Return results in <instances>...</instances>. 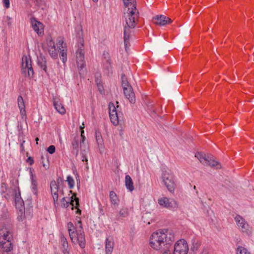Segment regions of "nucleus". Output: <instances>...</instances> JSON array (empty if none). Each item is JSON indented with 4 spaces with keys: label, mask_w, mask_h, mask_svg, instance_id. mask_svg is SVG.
Masks as SVG:
<instances>
[{
    "label": "nucleus",
    "mask_w": 254,
    "mask_h": 254,
    "mask_svg": "<svg viewBox=\"0 0 254 254\" xmlns=\"http://www.w3.org/2000/svg\"><path fill=\"white\" fill-rule=\"evenodd\" d=\"M125 6L124 16L126 25L124 27V40L125 49L127 51L129 46V38L131 32V29L134 28L136 24V20L139 12L136 8L135 0H123Z\"/></svg>",
    "instance_id": "f257e3e1"
},
{
    "label": "nucleus",
    "mask_w": 254,
    "mask_h": 254,
    "mask_svg": "<svg viewBox=\"0 0 254 254\" xmlns=\"http://www.w3.org/2000/svg\"><path fill=\"white\" fill-rule=\"evenodd\" d=\"M175 241L173 233L168 229H159L153 232L150 238V246L154 250H163L162 254H171L169 250Z\"/></svg>",
    "instance_id": "f03ea898"
},
{
    "label": "nucleus",
    "mask_w": 254,
    "mask_h": 254,
    "mask_svg": "<svg viewBox=\"0 0 254 254\" xmlns=\"http://www.w3.org/2000/svg\"><path fill=\"white\" fill-rule=\"evenodd\" d=\"M67 228L72 242L74 244L78 243L81 248H84L85 246V239L81 220L77 221L75 227L72 222H68Z\"/></svg>",
    "instance_id": "7ed1b4c3"
},
{
    "label": "nucleus",
    "mask_w": 254,
    "mask_h": 254,
    "mask_svg": "<svg viewBox=\"0 0 254 254\" xmlns=\"http://www.w3.org/2000/svg\"><path fill=\"white\" fill-rule=\"evenodd\" d=\"M76 48V63L79 70V74L81 76H83L86 72V69L84 61V46L83 38H79Z\"/></svg>",
    "instance_id": "20e7f679"
},
{
    "label": "nucleus",
    "mask_w": 254,
    "mask_h": 254,
    "mask_svg": "<svg viewBox=\"0 0 254 254\" xmlns=\"http://www.w3.org/2000/svg\"><path fill=\"white\" fill-rule=\"evenodd\" d=\"M21 72L25 76L29 78L33 77L34 70L31 64V60L30 57L24 56L22 58Z\"/></svg>",
    "instance_id": "39448f33"
},
{
    "label": "nucleus",
    "mask_w": 254,
    "mask_h": 254,
    "mask_svg": "<svg viewBox=\"0 0 254 254\" xmlns=\"http://www.w3.org/2000/svg\"><path fill=\"white\" fill-rule=\"evenodd\" d=\"M109 110L110 120L114 125L117 126L123 122V115L121 113H118L117 108L113 103H109Z\"/></svg>",
    "instance_id": "423d86ee"
},
{
    "label": "nucleus",
    "mask_w": 254,
    "mask_h": 254,
    "mask_svg": "<svg viewBox=\"0 0 254 254\" xmlns=\"http://www.w3.org/2000/svg\"><path fill=\"white\" fill-rule=\"evenodd\" d=\"M162 179L168 190L171 192H174L176 185L173 175L171 172L163 171Z\"/></svg>",
    "instance_id": "0eeeda50"
},
{
    "label": "nucleus",
    "mask_w": 254,
    "mask_h": 254,
    "mask_svg": "<svg viewBox=\"0 0 254 254\" xmlns=\"http://www.w3.org/2000/svg\"><path fill=\"white\" fill-rule=\"evenodd\" d=\"M188 251L189 247L186 241L181 239L175 244L173 254H187Z\"/></svg>",
    "instance_id": "6e6552de"
},
{
    "label": "nucleus",
    "mask_w": 254,
    "mask_h": 254,
    "mask_svg": "<svg viewBox=\"0 0 254 254\" xmlns=\"http://www.w3.org/2000/svg\"><path fill=\"white\" fill-rule=\"evenodd\" d=\"M234 220L240 231L247 234H249L251 233L249 225L241 216L236 215Z\"/></svg>",
    "instance_id": "1a4fd4ad"
},
{
    "label": "nucleus",
    "mask_w": 254,
    "mask_h": 254,
    "mask_svg": "<svg viewBox=\"0 0 254 254\" xmlns=\"http://www.w3.org/2000/svg\"><path fill=\"white\" fill-rule=\"evenodd\" d=\"M160 205L168 209H174L178 207V203L173 199H169L167 197L160 198L158 199Z\"/></svg>",
    "instance_id": "9d476101"
},
{
    "label": "nucleus",
    "mask_w": 254,
    "mask_h": 254,
    "mask_svg": "<svg viewBox=\"0 0 254 254\" xmlns=\"http://www.w3.org/2000/svg\"><path fill=\"white\" fill-rule=\"evenodd\" d=\"M154 22L160 26H165L166 24H170L172 20L169 17L163 15H156L154 17Z\"/></svg>",
    "instance_id": "9b49d317"
},
{
    "label": "nucleus",
    "mask_w": 254,
    "mask_h": 254,
    "mask_svg": "<svg viewBox=\"0 0 254 254\" xmlns=\"http://www.w3.org/2000/svg\"><path fill=\"white\" fill-rule=\"evenodd\" d=\"M13 250V245L12 241L7 240V241H0V250L2 253L10 254Z\"/></svg>",
    "instance_id": "f8f14e48"
},
{
    "label": "nucleus",
    "mask_w": 254,
    "mask_h": 254,
    "mask_svg": "<svg viewBox=\"0 0 254 254\" xmlns=\"http://www.w3.org/2000/svg\"><path fill=\"white\" fill-rule=\"evenodd\" d=\"M125 96L129 100L131 104H134L135 102V94L133 91V89L131 86L125 87L123 89Z\"/></svg>",
    "instance_id": "ddd939ff"
},
{
    "label": "nucleus",
    "mask_w": 254,
    "mask_h": 254,
    "mask_svg": "<svg viewBox=\"0 0 254 254\" xmlns=\"http://www.w3.org/2000/svg\"><path fill=\"white\" fill-rule=\"evenodd\" d=\"M51 191L53 196L54 204L58 203V186L55 181H51L50 184Z\"/></svg>",
    "instance_id": "4468645a"
},
{
    "label": "nucleus",
    "mask_w": 254,
    "mask_h": 254,
    "mask_svg": "<svg viewBox=\"0 0 254 254\" xmlns=\"http://www.w3.org/2000/svg\"><path fill=\"white\" fill-rule=\"evenodd\" d=\"M20 192L19 190H18V192L16 190H15V203L16 207H18L20 209V211L21 213V215L23 214V204L24 202L23 200L22 199L21 196H20Z\"/></svg>",
    "instance_id": "2eb2a0df"
},
{
    "label": "nucleus",
    "mask_w": 254,
    "mask_h": 254,
    "mask_svg": "<svg viewBox=\"0 0 254 254\" xmlns=\"http://www.w3.org/2000/svg\"><path fill=\"white\" fill-rule=\"evenodd\" d=\"M32 25L34 30L38 35H42L44 34L43 24L41 22L34 19L32 21Z\"/></svg>",
    "instance_id": "dca6fc26"
},
{
    "label": "nucleus",
    "mask_w": 254,
    "mask_h": 254,
    "mask_svg": "<svg viewBox=\"0 0 254 254\" xmlns=\"http://www.w3.org/2000/svg\"><path fill=\"white\" fill-rule=\"evenodd\" d=\"M114 246L113 238L111 236L106 238L105 243V252L106 254H112Z\"/></svg>",
    "instance_id": "f3484780"
},
{
    "label": "nucleus",
    "mask_w": 254,
    "mask_h": 254,
    "mask_svg": "<svg viewBox=\"0 0 254 254\" xmlns=\"http://www.w3.org/2000/svg\"><path fill=\"white\" fill-rule=\"evenodd\" d=\"M61 242L62 243L61 250L64 254H69V250H68V243L64 235H61Z\"/></svg>",
    "instance_id": "a211bd4d"
},
{
    "label": "nucleus",
    "mask_w": 254,
    "mask_h": 254,
    "mask_svg": "<svg viewBox=\"0 0 254 254\" xmlns=\"http://www.w3.org/2000/svg\"><path fill=\"white\" fill-rule=\"evenodd\" d=\"M70 204L72 206V209H73V207H75L76 209H77L76 211V213H81V210L78 208L79 205V198L75 196V193H73V195L71 197Z\"/></svg>",
    "instance_id": "6ab92c4d"
},
{
    "label": "nucleus",
    "mask_w": 254,
    "mask_h": 254,
    "mask_svg": "<svg viewBox=\"0 0 254 254\" xmlns=\"http://www.w3.org/2000/svg\"><path fill=\"white\" fill-rule=\"evenodd\" d=\"M54 106L57 111L60 114H64L65 113V109L60 101L54 100Z\"/></svg>",
    "instance_id": "aec40b11"
},
{
    "label": "nucleus",
    "mask_w": 254,
    "mask_h": 254,
    "mask_svg": "<svg viewBox=\"0 0 254 254\" xmlns=\"http://www.w3.org/2000/svg\"><path fill=\"white\" fill-rule=\"evenodd\" d=\"M208 162L205 163V165L210 166L211 167H215L217 169L221 168V165L220 163L212 159L210 156H208L207 158Z\"/></svg>",
    "instance_id": "412c9836"
},
{
    "label": "nucleus",
    "mask_w": 254,
    "mask_h": 254,
    "mask_svg": "<svg viewBox=\"0 0 254 254\" xmlns=\"http://www.w3.org/2000/svg\"><path fill=\"white\" fill-rule=\"evenodd\" d=\"M208 162L205 163V165L210 166L211 167H215L217 169L221 168V165L220 163L212 159L210 156H208L207 158Z\"/></svg>",
    "instance_id": "4be33fe9"
},
{
    "label": "nucleus",
    "mask_w": 254,
    "mask_h": 254,
    "mask_svg": "<svg viewBox=\"0 0 254 254\" xmlns=\"http://www.w3.org/2000/svg\"><path fill=\"white\" fill-rule=\"evenodd\" d=\"M2 231L3 235L0 237V241H7V240L12 241L13 240V237L12 233L9 231L1 230Z\"/></svg>",
    "instance_id": "5701e85b"
},
{
    "label": "nucleus",
    "mask_w": 254,
    "mask_h": 254,
    "mask_svg": "<svg viewBox=\"0 0 254 254\" xmlns=\"http://www.w3.org/2000/svg\"><path fill=\"white\" fill-rule=\"evenodd\" d=\"M79 141V136H76L74 137L71 142L72 149L75 151L74 153L76 156H77L78 153Z\"/></svg>",
    "instance_id": "b1692460"
},
{
    "label": "nucleus",
    "mask_w": 254,
    "mask_h": 254,
    "mask_svg": "<svg viewBox=\"0 0 254 254\" xmlns=\"http://www.w3.org/2000/svg\"><path fill=\"white\" fill-rule=\"evenodd\" d=\"M125 184L127 188L130 191L134 190V186L131 177L127 175L125 178Z\"/></svg>",
    "instance_id": "393cba45"
},
{
    "label": "nucleus",
    "mask_w": 254,
    "mask_h": 254,
    "mask_svg": "<svg viewBox=\"0 0 254 254\" xmlns=\"http://www.w3.org/2000/svg\"><path fill=\"white\" fill-rule=\"evenodd\" d=\"M95 81L96 82L98 90L101 94L104 93V87L102 85V82L101 79V75L100 74L97 73L95 74Z\"/></svg>",
    "instance_id": "a878e982"
},
{
    "label": "nucleus",
    "mask_w": 254,
    "mask_h": 254,
    "mask_svg": "<svg viewBox=\"0 0 254 254\" xmlns=\"http://www.w3.org/2000/svg\"><path fill=\"white\" fill-rule=\"evenodd\" d=\"M31 190L32 191L34 195L37 196L38 195V187H37V182L34 178L33 175H31Z\"/></svg>",
    "instance_id": "bb28decb"
},
{
    "label": "nucleus",
    "mask_w": 254,
    "mask_h": 254,
    "mask_svg": "<svg viewBox=\"0 0 254 254\" xmlns=\"http://www.w3.org/2000/svg\"><path fill=\"white\" fill-rule=\"evenodd\" d=\"M46 59L43 57H40L38 59V64L46 73H47Z\"/></svg>",
    "instance_id": "cd10ccee"
},
{
    "label": "nucleus",
    "mask_w": 254,
    "mask_h": 254,
    "mask_svg": "<svg viewBox=\"0 0 254 254\" xmlns=\"http://www.w3.org/2000/svg\"><path fill=\"white\" fill-rule=\"evenodd\" d=\"M109 196L111 203L114 205L115 207L117 206L118 205L119 200L116 193L114 191H111L110 192Z\"/></svg>",
    "instance_id": "c85d7f7f"
},
{
    "label": "nucleus",
    "mask_w": 254,
    "mask_h": 254,
    "mask_svg": "<svg viewBox=\"0 0 254 254\" xmlns=\"http://www.w3.org/2000/svg\"><path fill=\"white\" fill-rule=\"evenodd\" d=\"M195 157H197L200 162L204 165L205 164V163L208 162V156H206L202 152H197L195 154Z\"/></svg>",
    "instance_id": "c756f323"
},
{
    "label": "nucleus",
    "mask_w": 254,
    "mask_h": 254,
    "mask_svg": "<svg viewBox=\"0 0 254 254\" xmlns=\"http://www.w3.org/2000/svg\"><path fill=\"white\" fill-rule=\"evenodd\" d=\"M82 126H84V124H82ZM84 127L80 126V128L81 129V138H79L80 141V149H82V148H86V145L85 144V136L84 135Z\"/></svg>",
    "instance_id": "7c9ffc66"
},
{
    "label": "nucleus",
    "mask_w": 254,
    "mask_h": 254,
    "mask_svg": "<svg viewBox=\"0 0 254 254\" xmlns=\"http://www.w3.org/2000/svg\"><path fill=\"white\" fill-rule=\"evenodd\" d=\"M59 52L60 53V58L62 60L63 63H65L67 61V50L66 49H62L59 46Z\"/></svg>",
    "instance_id": "2f4dec72"
},
{
    "label": "nucleus",
    "mask_w": 254,
    "mask_h": 254,
    "mask_svg": "<svg viewBox=\"0 0 254 254\" xmlns=\"http://www.w3.org/2000/svg\"><path fill=\"white\" fill-rule=\"evenodd\" d=\"M129 215V212L128 209L127 207H123L119 211V215L117 216L118 217V219L119 218V217H127Z\"/></svg>",
    "instance_id": "473e14b6"
},
{
    "label": "nucleus",
    "mask_w": 254,
    "mask_h": 254,
    "mask_svg": "<svg viewBox=\"0 0 254 254\" xmlns=\"http://www.w3.org/2000/svg\"><path fill=\"white\" fill-rule=\"evenodd\" d=\"M237 254H251V253L248 251V250L242 247L238 246L236 250Z\"/></svg>",
    "instance_id": "72a5a7b5"
},
{
    "label": "nucleus",
    "mask_w": 254,
    "mask_h": 254,
    "mask_svg": "<svg viewBox=\"0 0 254 254\" xmlns=\"http://www.w3.org/2000/svg\"><path fill=\"white\" fill-rule=\"evenodd\" d=\"M86 150H87L86 148H82V149H81V154L82 155L81 160L83 162L85 161L86 162V167L87 169H88V166L87 165L88 159H87L86 156L85 155V154L87 152Z\"/></svg>",
    "instance_id": "f704fd0d"
},
{
    "label": "nucleus",
    "mask_w": 254,
    "mask_h": 254,
    "mask_svg": "<svg viewBox=\"0 0 254 254\" xmlns=\"http://www.w3.org/2000/svg\"><path fill=\"white\" fill-rule=\"evenodd\" d=\"M57 45L59 48V46L62 49L65 48V46L66 45L65 43H64V38L61 37H59L57 39Z\"/></svg>",
    "instance_id": "c9c22d12"
},
{
    "label": "nucleus",
    "mask_w": 254,
    "mask_h": 254,
    "mask_svg": "<svg viewBox=\"0 0 254 254\" xmlns=\"http://www.w3.org/2000/svg\"><path fill=\"white\" fill-rule=\"evenodd\" d=\"M122 86L123 87V89L125 88V87H127L128 86H131L125 75H122Z\"/></svg>",
    "instance_id": "e433bc0d"
},
{
    "label": "nucleus",
    "mask_w": 254,
    "mask_h": 254,
    "mask_svg": "<svg viewBox=\"0 0 254 254\" xmlns=\"http://www.w3.org/2000/svg\"><path fill=\"white\" fill-rule=\"evenodd\" d=\"M49 53L50 55L53 58H56L58 56L57 50L56 47L50 48L49 49Z\"/></svg>",
    "instance_id": "4c0bfd02"
},
{
    "label": "nucleus",
    "mask_w": 254,
    "mask_h": 254,
    "mask_svg": "<svg viewBox=\"0 0 254 254\" xmlns=\"http://www.w3.org/2000/svg\"><path fill=\"white\" fill-rule=\"evenodd\" d=\"M18 105L19 109H24L25 108V104L23 99L21 96H19L17 99Z\"/></svg>",
    "instance_id": "58836bf2"
},
{
    "label": "nucleus",
    "mask_w": 254,
    "mask_h": 254,
    "mask_svg": "<svg viewBox=\"0 0 254 254\" xmlns=\"http://www.w3.org/2000/svg\"><path fill=\"white\" fill-rule=\"evenodd\" d=\"M70 204L69 199L67 200L65 197H63L61 200V206L64 208H67Z\"/></svg>",
    "instance_id": "ea45409f"
},
{
    "label": "nucleus",
    "mask_w": 254,
    "mask_h": 254,
    "mask_svg": "<svg viewBox=\"0 0 254 254\" xmlns=\"http://www.w3.org/2000/svg\"><path fill=\"white\" fill-rule=\"evenodd\" d=\"M66 181L68 183L69 188L70 189L73 188L74 186V181L72 177L70 176H67Z\"/></svg>",
    "instance_id": "a19ab883"
},
{
    "label": "nucleus",
    "mask_w": 254,
    "mask_h": 254,
    "mask_svg": "<svg viewBox=\"0 0 254 254\" xmlns=\"http://www.w3.org/2000/svg\"><path fill=\"white\" fill-rule=\"evenodd\" d=\"M46 41H47V44L49 47V49L50 48H53V47H55V42L52 40L51 37L48 38L47 39Z\"/></svg>",
    "instance_id": "79ce46f5"
},
{
    "label": "nucleus",
    "mask_w": 254,
    "mask_h": 254,
    "mask_svg": "<svg viewBox=\"0 0 254 254\" xmlns=\"http://www.w3.org/2000/svg\"><path fill=\"white\" fill-rule=\"evenodd\" d=\"M56 148L54 145H51L47 148V151L50 154H53L55 152Z\"/></svg>",
    "instance_id": "37998d69"
},
{
    "label": "nucleus",
    "mask_w": 254,
    "mask_h": 254,
    "mask_svg": "<svg viewBox=\"0 0 254 254\" xmlns=\"http://www.w3.org/2000/svg\"><path fill=\"white\" fill-rule=\"evenodd\" d=\"M19 110H20V114H21L22 118L23 119H26V111H25V108H24V109H20Z\"/></svg>",
    "instance_id": "c03bdc74"
},
{
    "label": "nucleus",
    "mask_w": 254,
    "mask_h": 254,
    "mask_svg": "<svg viewBox=\"0 0 254 254\" xmlns=\"http://www.w3.org/2000/svg\"><path fill=\"white\" fill-rule=\"evenodd\" d=\"M3 3L6 8H9L10 6L9 0H3Z\"/></svg>",
    "instance_id": "a18cd8bd"
},
{
    "label": "nucleus",
    "mask_w": 254,
    "mask_h": 254,
    "mask_svg": "<svg viewBox=\"0 0 254 254\" xmlns=\"http://www.w3.org/2000/svg\"><path fill=\"white\" fill-rule=\"evenodd\" d=\"M27 161V162H28L29 163L30 165H32L34 163V160L31 157H28Z\"/></svg>",
    "instance_id": "49530a36"
},
{
    "label": "nucleus",
    "mask_w": 254,
    "mask_h": 254,
    "mask_svg": "<svg viewBox=\"0 0 254 254\" xmlns=\"http://www.w3.org/2000/svg\"><path fill=\"white\" fill-rule=\"evenodd\" d=\"M20 148H21V150L22 151L24 150V145H23V143H21L20 144Z\"/></svg>",
    "instance_id": "de8ad7c7"
},
{
    "label": "nucleus",
    "mask_w": 254,
    "mask_h": 254,
    "mask_svg": "<svg viewBox=\"0 0 254 254\" xmlns=\"http://www.w3.org/2000/svg\"><path fill=\"white\" fill-rule=\"evenodd\" d=\"M4 187L5 189H6V185L5 183H2L1 184V188Z\"/></svg>",
    "instance_id": "09e8293b"
},
{
    "label": "nucleus",
    "mask_w": 254,
    "mask_h": 254,
    "mask_svg": "<svg viewBox=\"0 0 254 254\" xmlns=\"http://www.w3.org/2000/svg\"><path fill=\"white\" fill-rule=\"evenodd\" d=\"M43 166H44V167L46 169H48V168H49V166H48V165H46V164H43Z\"/></svg>",
    "instance_id": "8fccbe9b"
},
{
    "label": "nucleus",
    "mask_w": 254,
    "mask_h": 254,
    "mask_svg": "<svg viewBox=\"0 0 254 254\" xmlns=\"http://www.w3.org/2000/svg\"><path fill=\"white\" fill-rule=\"evenodd\" d=\"M35 140L36 141V143L38 144V141L39 140V138L38 137H36L35 139Z\"/></svg>",
    "instance_id": "3c124183"
},
{
    "label": "nucleus",
    "mask_w": 254,
    "mask_h": 254,
    "mask_svg": "<svg viewBox=\"0 0 254 254\" xmlns=\"http://www.w3.org/2000/svg\"><path fill=\"white\" fill-rule=\"evenodd\" d=\"M123 133V131H122V130H121V132H120V135H122Z\"/></svg>",
    "instance_id": "603ef678"
},
{
    "label": "nucleus",
    "mask_w": 254,
    "mask_h": 254,
    "mask_svg": "<svg viewBox=\"0 0 254 254\" xmlns=\"http://www.w3.org/2000/svg\"><path fill=\"white\" fill-rule=\"evenodd\" d=\"M94 2H97L98 0H92Z\"/></svg>",
    "instance_id": "864d4df0"
},
{
    "label": "nucleus",
    "mask_w": 254,
    "mask_h": 254,
    "mask_svg": "<svg viewBox=\"0 0 254 254\" xmlns=\"http://www.w3.org/2000/svg\"><path fill=\"white\" fill-rule=\"evenodd\" d=\"M193 189H196V187H195V186L193 187Z\"/></svg>",
    "instance_id": "5fc2aeb1"
},
{
    "label": "nucleus",
    "mask_w": 254,
    "mask_h": 254,
    "mask_svg": "<svg viewBox=\"0 0 254 254\" xmlns=\"http://www.w3.org/2000/svg\"><path fill=\"white\" fill-rule=\"evenodd\" d=\"M69 192H70V193H72V190H70Z\"/></svg>",
    "instance_id": "6e6d98bb"
},
{
    "label": "nucleus",
    "mask_w": 254,
    "mask_h": 254,
    "mask_svg": "<svg viewBox=\"0 0 254 254\" xmlns=\"http://www.w3.org/2000/svg\"><path fill=\"white\" fill-rule=\"evenodd\" d=\"M117 108H119V106H118V105H117Z\"/></svg>",
    "instance_id": "4d7b16f0"
}]
</instances>
